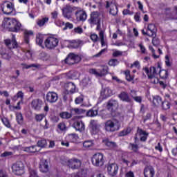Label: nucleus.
Masks as SVG:
<instances>
[{"label":"nucleus","instance_id":"f257e3e1","mask_svg":"<svg viewBox=\"0 0 177 177\" xmlns=\"http://www.w3.org/2000/svg\"><path fill=\"white\" fill-rule=\"evenodd\" d=\"M2 26L11 32H19L21 29V24L15 18H4Z\"/></svg>","mask_w":177,"mask_h":177},{"label":"nucleus","instance_id":"f03ea898","mask_svg":"<svg viewBox=\"0 0 177 177\" xmlns=\"http://www.w3.org/2000/svg\"><path fill=\"white\" fill-rule=\"evenodd\" d=\"M104 128L107 132H115L120 131V128H121V122L117 119H111L105 122Z\"/></svg>","mask_w":177,"mask_h":177},{"label":"nucleus","instance_id":"7ed1b4c3","mask_svg":"<svg viewBox=\"0 0 177 177\" xmlns=\"http://www.w3.org/2000/svg\"><path fill=\"white\" fill-rule=\"evenodd\" d=\"M160 68H161V65L160 63H158L157 67L151 66L150 68L145 67L143 70L145 71L146 74L148 75L149 80H153L156 78L158 75V73H160Z\"/></svg>","mask_w":177,"mask_h":177},{"label":"nucleus","instance_id":"20e7f679","mask_svg":"<svg viewBox=\"0 0 177 177\" xmlns=\"http://www.w3.org/2000/svg\"><path fill=\"white\" fill-rule=\"evenodd\" d=\"M94 167H103L104 165V156L102 153H95L91 158Z\"/></svg>","mask_w":177,"mask_h":177},{"label":"nucleus","instance_id":"39448f33","mask_svg":"<svg viewBox=\"0 0 177 177\" xmlns=\"http://www.w3.org/2000/svg\"><path fill=\"white\" fill-rule=\"evenodd\" d=\"M12 169L15 175L20 176L24 174V164L21 161H18L12 165Z\"/></svg>","mask_w":177,"mask_h":177},{"label":"nucleus","instance_id":"423d86ee","mask_svg":"<svg viewBox=\"0 0 177 177\" xmlns=\"http://www.w3.org/2000/svg\"><path fill=\"white\" fill-rule=\"evenodd\" d=\"M47 49H55L59 45V39L54 37H48L44 41Z\"/></svg>","mask_w":177,"mask_h":177},{"label":"nucleus","instance_id":"0eeeda50","mask_svg":"<svg viewBox=\"0 0 177 177\" xmlns=\"http://www.w3.org/2000/svg\"><path fill=\"white\" fill-rule=\"evenodd\" d=\"M77 10V7L66 5L62 8V15L65 19H70L73 16V12Z\"/></svg>","mask_w":177,"mask_h":177},{"label":"nucleus","instance_id":"6e6552de","mask_svg":"<svg viewBox=\"0 0 177 177\" xmlns=\"http://www.w3.org/2000/svg\"><path fill=\"white\" fill-rule=\"evenodd\" d=\"M80 62H81V57L74 53H70L65 59V63L69 65L75 64Z\"/></svg>","mask_w":177,"mask_h":177},{"label":"nucleus","instance_id":"1a4fd4ad","mask_svg":"<svg viewBox=\"0 0 177 177\" xmlns=\"http://www.w3.org/2000/svg\"><path fill=\"white\" fill-rule=\"evenodd\" d=\"M107 171L110 176L114 177L118 174V165L117 163H109L107 165Z\"/></svg>","mask_w":177,"mask_h":177},{"label":"nucleus","instance_id":"9d476101","mask_svg":"<svg viewBox=\"0 0 177 177\" xmlns=\"http://www.w3.org/2000/svg\"><path fill=\"white\" fill-rule=\"evenodd\" d=\"M106 109L109 111H115L118 109V101L115 100H110L107 102Z\"/></svg>","mask_w":177,"mask_h":177},{"label":"nucleus","instance_id":"9b49d317","mask_svg":"<svg viewBox=\"0 0 177 177\" xmlns=\"http://www.w3.org/2000/svg\"><path fill=\"white\" fill-rule=\"evenodd\" d=\"M101 19L99 17V12L97 11H94L91 12V17L88 19V22L90 24H97V23L100 22Z\"/></svg>","mask_w":177,"mask_h":177},{"label":"nucleus","instance_id":"f8f14e48","mask_svg":"<svg viewBox=\"0 0 177 177\" xmlns=\"http://www.w3.org/2000/svg\"><path fill=\"white\" fill-rule=\"evenodd\" d=\"M4 42L6 46L9 48V49H15L18 46L17 41H16V37L15 36V35H12V41H10V39H7L4 40Z\"/></svg>","mask_w":177,"mask_h":177},{"label":"nucleus","instance_id":"ddd939ff","mask_svg":"<svg viewBox=\"0 0 177 177\" xmlns=\"http://www.w3.org/2000/svg\"><path fill=\"white\" fill-rule=\"evenodd\" d=\"M110 6H111V9L109 10L110 15H112V16H117L118 13V8L117 7V6L113 3H110L109 1H106V9L110 8Z\"/></svg>","mask_w":177,"mask_h":177},{"label":"nucleus","instance_id":"4468645a","mask_svg":"<svg viewBox=\"0 0 177 177\" xmlns=\"http://www.w3.org/2000/svg\"><path fill=\"white\" fill-rule=\"evenodd\" d=\"M92 135H96L100 131V125L97 123V120H92L90 122Z\"/></svg>","mask_w":177,"mask_h":177},{"label":"nucleus","instance_id":"2eb2a0df","mask_svg":"<svg viewBox=\"0 0 177 177\" xmlns=\"http://www.w3.org/2000/svg\"><path fill=\"white\" fill-rule=\"evenodd\" d=\"M46 99L48 103H56L59 97L57 96V93L55 92H48L46 95Z\"/></svg>","mask_w":177,"mask_h":177},{"label":"nucleus","instance_id":"dca6fc26","mask_svg":"<svg viewBox=\"0 0 177 177\" xmlns=\"http://www.w3.org/2000/svg\"><path fill=\"white\" fill-rule=\"evenodd\" d=\"M68 165L70 168H72V169H77V168L81 167V160L75 158L71 159L68 160Z\"/></svg>","mask_w":177,"mask_h":177},{"label":"nucleus","instance_id":"f3484780","mask_svg":"<svg viewBox=\"0 0 177 177\" xmlns=\"http://www.w3.org/2000/svg\"><path fill=\"white\" fill-rule=\"evenodd\" d=\"M113 95V91L110 89V88L106 87L105 88H102L100 92V97L102 99H107V97H110V96Z\"/></svg>","mask_w":177,"mask_h":177},{"label":"nucleus","instance_id":"a211bd4d","mask_svg":"<svg viewBox=\"0 0 177 177\" xmlns=\"http://www.w3.org/2000/svg\"><path fill=\"white\" fill-rule=\"evenodd\" d=\"M82 45H84V42L81 40H72L69 41L68 48L70 49H77L80 48V46H82Z\"/></svg>","mask_w":177,"mask_h":177},{"label":"nucleus","instance_id":"6ab92c4d","mask_svg":"<svg viewBox=\"0 0 177 177\" xmlns=\"http://www.w3.org/2000/svg\"><path fill=\"white\" fill-rule=\"evenodd\" d=\"M39 170L44 174H46L49 171V165H48V160L42 159L39 163Z\"/></svg>","mask_w":177,"mask_h":177},{"label":"nucleus","instance_id":"aec40b11","mask_svg":"<svg viewBox=\"0 0 177 177\" xmlns=\"http://www.w3.org/2000/svg\"><path fill=\"white\" fill-rule=\"evenodd\" d=\"M73 127L75 131H78L79 132H84L85 131V124L81 120L74 122Z\"/></svg>","mask_w":177,"mask_h":177},{"label":"nucleus","instance_id":"412c9836","mask_svg":"<svg viewBox=\"0 0 177 177\" xmlns=\"http://www.w3.org/2000/svg\"><path fill=\"white\" fill-rule=\"evenodd\" d=\"M75 16L77 21H85L86 20V12L84 10H78L75 12Z\"/></svg>","mask_w":177,"mask_h":177},{"label":"nucleus","instance_id":"4be33fe9","mask_svg":"<svg viewBox=\"0 0 177 177\" xmlns=\"http://www.w3.org/2000/svg\"><path fill=\"white\" fill-rule=\"evenodd\" d=\"M13 9V4L12 3H8L6 8L1 6V10L4 15H12Z\"/></svg>","mask_w":177,"mask_h":177},{"label":"nucleus","instance_id":"5701e85b","mask_svg":"<svg viewBox=\"0 0 177 177\" xmlns=\"http://www.w3.org/2000/svg\"><path fill=\"white\" fill-rule=\"evenodd\" d=\"M137 133L140 136V141L141 142H146L147 140V136H149V133H147L143 129L138 127L137 129Z\"/></svg>","mask_w":177,"mask_h":177},{"label":"nucleus","instance_id":"b1692460","mask_svg":"<svg viewBox=\"0 0 177 177\" xmlns=\"http://www.w3.org/2000/svg\"><path fill=\"white\" fill-rule=\"evenodd\" d=\"M145 177L154 176V168L151 166H147L144 169Z\"/></svg>","mask_w":177,"mask_h":177},{"label":"nucleus","instance_id":"393cba45","mask_svg":"<svg viewBox=\"0 0 177 177\" xmlns=\"http://www.w3.org/2000/svg\"><path fill=\"white\" fill-rule=\"evenodd\" d=\"M32 107L34 110L39 111L41 107H42V100L39 99L33 100L32 101Z\"/></svg>","mask_w":177,"mask_h":177},{"label":"nucleus","instance_id":"a878e982","mask_svg":"<svg viewBox=\"0 0 177 177\" xmlns=\"http://www.w3.org/2000/svg\"><path fill=\"white\" fill-rule=\"evenodd\" d=\"M147 31L149 37H156V32H157V28H156V25L153 24H149L147 27Z\"/></svg>","mask_w":177,"mask_h":177},{"label":"nucleus","instance_id":"bb28decb","mask_svg":"<svg viewBox=\"0 0 177 177\" xmlns=\"http://www.w3.org/2000/svg\"><path fill=\"white\" fill-rule=\"evenodd\" d=\"M118 97L122 102H127V103H131L132 102V99L128 95V93L123 91L120 94L118 95Z\"/></svg>","mask_w":177,"mask_h":177},{"label":"nucleus","instance_id":"cd10ccee","mask_svg":"<svg viewBox=\"0 0 177 177\" xmlns=\"http://www.w3.org/2000/svg\"><path fill=\"white\" fill-rule=\"evenodd\" d=\"M66 88V93H75V84L73 82H68L65 84Z\"/></svg>","mask_w":177,"mask_h":177},{"label":"nucleus","instance_id":"c85d7f7f","mask_svg":"<svg viewBox=\"0 0 177 177\" xmlns=\"http://www.w3.org/2000/svg\"><path fill=\"white\" fill-rule=\"evenodd\" d=\"M102 142L104 143V145H105V146L109 147V149H117L118 147L115 142L111 141L107 138L104 139L102 140Z\"/></svg>","mask_w":177,"mask_h":177},{"label":"nucleus","instance_id":"c756f323","mask_svg":"<svg viewBox=\"0 0 177 177\" xmlns=\"http://www.w3.org/2000/svg\"><path fill=\"white\" fill-rule=\"evenodd\" d=\"M71 111L72 116L73 115H80L81 114H85V109H80V108H72L70 109Z\"/></svg>","mask_w":177,"mask_h":177},{"label":"nucleus","instance_id":"7c9ffc66","mask_svg":"<svg viewBox=\"0 0 177 177\" xmlns=\"http://www.w3.org/2000/svg\"><path fill=\"white\" fill-rule=\"evenodd\" d=\"M24 151H26V153H37V151H39V149H38V146L33 145L25 147Z\"/></svg>","mask_w":177,"mask_h":177},{"label":"nucleus","instance_id":"2f4dec72","mask_svg":"<svg viewBox=\"0 0 177 177\" xmlns=\"http://www.w3.org/2000/svg\"><path fill=\"white\" fill-rule=\"evenodd\" d=\"M59 117L63 120H70V118L73 117V114H71V111H70V113L68 111L61 112Z\"/></svg>","mask_w":177,"mask_h":177},{"label":"nucleus","instance_id":"473e14b6","mask_svg":"<svg viewBox=\"0 0 177 177\" xmlns=\"http://www.w3.org/2000/svg\"><path fill=\"white\" fill-rule=\"evenodd\" d=\"M30 35H34V32H32V30L24 31V41L26 44L30 43Z\"/></svg>","mask_w":177,"mask_h":177},{"label":"nucleus","instance_id":"72a5a7b5","mask_svg":"<svg viewBox=\"0 0 177 177\" xmlns=\"http://www.w3.org/2000/svg\"><path fill=\"white\" fill-rule=\"evenodd\" d=\"M16 121L19 125H23L24 123V118H23V114L21 113H16Z\"/></svg>","mask_w":177,"mask_h":177},{"label":"nucleus","instance_id":"f704fd0d","mask_svg":"<svg viewBox=\"0 0 177 177\" xmlns=\"http://www.w3.org/2000/svg\"><path fill=\"white\" fill-rule=\"evenodd\" d=\"M93 146H95V143H93L92 140H86L83 142V147H84V149H91Z\"/></svg>","mask_w":177,"mask_h":177},{"label":"nucleus","instance_id":"c9c22d12","mask_svg":"<svg viewBox=\"0 0 177 177\" xmlns=\"http://www.w3.org/2000/svg\"><path fill=\"white\" fill-rule=\"evenodd\" d=\"M162 99L161 98V97L158 95H156L153 97V104H154V106H160V104H162Z\"/></svg>","mask_w":177,"mask_h":177},{"label":"nucleus","instance_id":"e433bc0d","mask_svg":"<svg viewBox=\"0 0 177 177\" xmlns=\"http://www.w3.org/2000/svg\"><path fill=\"white\" fill-rule=\"evenodd\" d=\"M159 75L162 80H167L168 78V71L167 70L159 69Z\"/></svg>","mask_w":177,"mask_h":177},{"label":"nucleus","instance_id":"4c0bfd02","mask_svg":"<svg viewBox=\"0 0 177 177\" xmlns=\"http://www.w3.org/2000/svg\"><path fill=\"white\" fill-rule=\"evenodd\" d=\"M48 21H49V18L44 17L41 19H38L37 21V26H39V27H42V26H45V24L48 23Z\"/></svg>","mask_w":177,"mask_h":177},{"label":"nucleus","instance_id":"58836bf2","mask_svg":"<svg viewBox=\"0 0 177 177\" xmlns=\"http://www.w3.org/2000/svg\"><path fill=\"white\" fill-rule=\"evenodd\" d=\"M99 35H100L102 46H107V44H106V41H104V32L103 30H100Z\"/></svg>","mask_w":177,"mask_h":177},{"label":"nucleus","instance_id":"ea45409f","mask_svg":"<svg viewBox=\"0 0 177 177\" xmlns=\"http://www.w3.org/2000/svg\"><path fill=\"white\" fill-rule=\"evenodd\" d=\"M97 115V110L90 109L86 112L87 117H96Z\"/></svg>","mask_w":177,"mask_h":177},{"label":"nucleus","instance_id":"a19ab883","mask_svg":"<svg viewBox=\"0 0 177 177\" xmlns=\"http://www.w3.org/2000/svg\"><path fill=\"white\" fill-rule=\"evenodd\" d=\"M77 75H78V73L74 71H71L68 73V77L71 78V80H76Z\"/></svg>","mask_w":177,"mask_h":177},{"label":"nucleus","instance_id":"79ce46f5","mask_svg":"<svg viewBox=\"0 0 177 177\" xmlns=\"http://www.w3.org/2000/svg\"><path fill=\"white\" fill-rule=\"evenodd\" d=\"M162 110H169L171 104L168 101H163L161 104Z\"/></svg>","mask_w":177,"mask_h":177},{"label":"nucleus","instance_id":"37998d69","mask_svg":"<svg viewBox=\"0 0 177 177\" xmlns=\"http://www.w3.org/2000/svg\"><path fill=\"white\" fill-rule=\"evenodd\" d=\"M129 149H131L134 153H137L138 150H139V145L137 144L130 143L129 145Z\"/></svg>","mask_w":177,"mask_h":177},{"label":"nucleus","instance_id":"c03bdc74","mask_svg":"<svg viewBox=\"0 0 177 177\" xmlns=\"http://www.w3.org/2000/svg\"><path fill=\"white\" fill-rule=\"evenodd\" d=\"M47 145L46 140H40L37 142V147H46Z\"/></svg>","mask_w":177,"mask_h":177},{"label":"nucleus","instance_id":"a18cd8bd","mask_svg":"<svg viewBox=\"0 0 177 177\" xmlns=\"http://www.w3.org/2000/svg\"><path fill=\"white\" fill-rule=\"evenodd\" d=\"M44 43V37L42 36H37L36 37V44H37V45L39 46H42V44Z\"/></svg>","mask_w":177,"mask_h":177},{"label":"nucleus","instance_id":"49530a36","mask_svg":"<svg viewBox=\"0 0 177 177\" xmlns=\"http://www.w3.org/2000/svg\"><path fill=\"white\" fill-rule=\"evenodd\" d=\"M108 72H109V67L104 66L102 70L100 71V77H104V75H106V74H107Z\"/></svg>","mask_w":177,"mask_h":177},{"label":"nucleus","instance_id":"de8ad7c7","mask_svg":"<svg viewBox=\"0 0 177 177\" xmlns=\"http://www.w3.org/2000/svg\"><path fill=\"white\" fill-rule=\"evenodd\" d=\"M90 74H93L95 77H100V71H97L95 68H91L88 70Z\"/></svg>","mask_w":177,"mask_h":177},{"label":"nucleus","instance_id":"09e8293b","mask_svg":"<svg viewBox=\"0 0 177 177\" xmlns=\"http://www.w3.org/2000/svg\"><path fill=\"white\" fill-rule=\"evenodd\" d=\"M57 128L61 131H67V126H66V123L64 122H60L57 125Z\"/></svg>","mask_w":177,"mask_h":177},{"label":"nucleus","instance_id":"8fccbe9b","mask_svg":"<svg viewBox=\"0 0 177 177\" xmlns=\"http://www.w3.org/2000/svg\"><path fill=\"white\" fill-rule=\"evenodd\" d=\"M1 121L3 122V124H4L5 127H6L7 128H10L11 125H10V122H9V120L6 118H3L1 119Z\"/></svg>","mask_w":177,"mask_h":177},{"label":"nucleus","instance_id":"3c124183","mask_svg":"<svg viewBox=\"0 0 177 177\" xmlns=\"http://www.w3.org/2000/svg\"><path fill=\"white\" fill-rule=\"evenodd\" d=\"M125 75H126V80L131 82V81L133 80V77L131 76V71H125Z\"/></svg>","mask_w":177,"mask_h":177},{"label":"nucleus","instance_id":"603ef678","mask_svg":"<svg viewBox=\"0 0 177 177\" xmlns=\"http://www.w3.org/2000/svg\"><path fill=\"white\" fill-rule=\"evenodd\" d=\"M24 67L26 69L31 68V67H35V68H39L41 67V64H32L30 65L24 64Z\"/></svg>","mask_w":177,"mask_h":177},{"label":"nucleus","instance_id":"864d4df0","mask_svg":"<svg viewBox=\"0 0 177 177\" xmlns=\"http://www.w3.org/2000/svg\"><path fill=\"white\" fill-rule=\"evenodd\" d=\"M89 82H91V79L89 77H84L82 81V85L86 86L89 84Z\"/></svg>","mask_w":177,"mask_h":177},{"label":"nucleus","instance_id":"5fc2aeb1","mask_svg":"<svg viewBox=\"0 0 177 177\" xmlns=\"http://www.w3.org/2000/svg\"><path fill=\"white\" fill-rule=\"evenodd\" d=\"M152 44L153 46H158L160 45V39L156 37H152Z\"/></svg>","mask_w":177,"mask_h":177},{"label":"nucleus","instance_id":"6e6d98bb","mask_svg":"<svg viewBox=\"0 0 177 177\" xmlns=\"http://www.w3.org/2000/svg\"><path fill=\"white\" fill-rule=\"evenodd\" d=\"M119 62L118 59H112L109 62V66H117V64H118Z\"/></svg>","mask_w":177,"mask_h":177},{"label":"nucleus","instance_id":"4d7b16f0","mask_svg":"<svg viewBox=\"0 0 177 177\" xmlns=\"http://www.w3.org/2000/svg\"><path fill=\"white\" fill-rule=\"evenodd\" d=\"M131 97H133V100H135V102H137V103H142V100L143 99L142 96L131 95Z\"/></svg>","mask_w":177,"mask_h":177},{"label":"nucleus","instance_id":"13d9d810","mask_svg":"<svg viewBox=\"0 0 177 177\" xmlns=\"http://www.w3.org/2000/svg\"><path fill=\"white\" fill-rule=\"evenodd\" d=\"M44 117H45L44 114H38V115H36L35 120L37 122H40V121H42V120H44Z\"/></svg>","mask_w":177,"mask_h":177},{"label":"nucleus","instance_id":"bf43d9fd","mask_svg":"<svg viewBox=\"0 0 177 177\" xmlns=\"http://www.w3.org/2000/svg\"><path fill=\"white\" fill-rule=\"evenodd\" d=\"M82 102H84V97L82 96L77 97L75 100L76 104H81Z\"/></svg>","mask_w":177,"mask_h":177},{"label":"nucleus","instance_id":"052dcab7","mask_svg":"<svg viewBox=\"0 0 177 177\" xmlns=\"http://www.w3.org/2000/svg\"><path fill=\"white\" fill-rule=\"evenodd\" d=\"M91 39L93 41V42H97V41L99 40V37L97 36V35L96 34H92L91 35Z\"/></svg>","mask_w":177,"mask_h":177},{"label":"nucleus","instance_id":"680f3d73","mask_svg":"<svg viewBox=\"0 0 177 177\" xmlns=\"http://www.w3.org/2000/svg\"><path fill=\"white\" fill-rule=\"evenodd\" d=\"M41 127H43L44 129H48L49 128V123L48 122V120L45 119L44 122L41 123Z\"/></svg>","mask_w":177,"mask_h":177},{"label":"nucleus","instance_id":"e2e57ef3","mask_svg":"<svg viewBox=\"0 0 177 177\" xmlns=\"http://www.w3.org/2000/svg\"><path fill=\"white\" fill-rule=\"evenodd\" d=\"M30 177H39V176L35 170L30 169Z\"/></svg>","mask_w":177,"mask_h":177},{"label":"nucleus","instance_id":"0e129e2a","mask_svg":"<svg viewBox=\"0 0 177 177\" xmlns=\"http://www.w3.org/2000/svg\"><path fill=\"white\" fill-rule=\"evenodd\" d=\"M73 24L68 23L67 22L65 25V27L63 28L64 31L67 30L68 28H69L70 30H71V28H73Z\"/></svg>","mask_w":177,"mask_h":177},{"label":"nucleus","instance_id":"69168bd1","mask_svg":"<svg viewBox=\"0 0 177 177\" xmlns=\"http://www.w3.org/2000/svg\"><path fill=\"white\" fill-rule=\"evenodd\" d=\"M12 152L5 151L4 153H1V157H9L12 156Z\"/></svg>","mask_w":177,"mask_h":177},{"label":"nucleus","instance_id":"338daca9","mask_svg":"<svg viewBox=\"0 0 177 177\" xmlns=\"http://www.w3.org/2000/svg\"><path fill=\"white\" fill-rule=\"evenodd\" d=\"M113 57H118V56H122V52L118 51V50H115L113 53Z\"/></svg>","mask_w":177,"mask_h":177},{"label":"nucleus","instance_id":"774afa93","mask_svg":"<svg viewBox=\"0 0 177 177\" xmlns=\"http://www.w3.org/2000/svg\"><path fill=\"white\" fill-rule=\"evenodd\" d=\"M74 31L75 32H77V34H82L84 30H82V28L77 27L75 28Z\"/></svg>","mask_w":177,"mask_h":177}]
</instances>
